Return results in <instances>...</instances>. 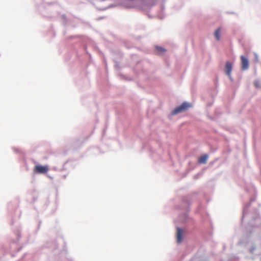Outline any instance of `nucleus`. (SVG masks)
<instances>
[{"instance_id": "f257e3e1", "label": "nucleus", "mask_w": 261, "mask_h": 261, "mask_svg": "<svg viewBox=\"0 0 261 261\" xmlns=\"http://www.w3.org/2000/svg\"><path fill=\"white\" fill-rule=\"evenodd\" d=\"M191 107V105L190 103L185 102L182 103L180 106L175 108L172 111V113L173 115H176L178 113L185 111Z\"/></svg>"}, {"instance_id": "f03ea898", "label": "nucleus", "mask_w": 261, "mask_h": 261, "mask_svg": "<svg viewBox=\"0 0 261 261\" xmlns=\"http://www.w3.org/2000/svg\"><path fill=\"white\" fill-rule=\"evenodd\" d=\"M48 170V168L47 166H36L35 168V171L38 173H45Z\"/></svg>"}, {"instance_id": "7ed1b4c3", "label": "nucleus", "mask_w": 261, "mask_h": 261, "mask_svg": "<svg viewBox=\"0 0 261 261\" xmlns=\"http://www.w3.org/2000/svg\"><path fill=\"white\" fill-rule=\"evenodd\" d=\"M242 68L243 70L247 69L249 67L248 60L243 56H241Z\"/></svg>"}, {"instance_id": "20e7f679", "label": "nucleus", "mask_w": 261, "mask_h": 261, "mask_svg": "<svg viewBox=\"0 0 261 261\" xmlns=\"http://www.w3.org/2000/svg\"><path fill=\"white\" fill-rule=\"evenodd\" d=\"M232 64L229 62L226 63L225 71L226 74L230 77L231 71L232 70Z\"/></svg>"}, {"instance_id": "39448f33", "label": "nucleus", "mask_w": 261, "mask_h": 261, "mask_svg": "<svg viewBox=\"0 0 261 261\" xmlns=\"http://www.w3.org/2000/svg\"><path fill=\"white\" fill-rule=\"evenodd\" d=\"M177 242L178 243H180L182 239V230L181 228L178 227L177 229Z\"/></svg>"}, {"instance_id": "423d86ee", "label": "nucleus", "mask_w": 261, "mask_h": 261, "mask_svg": "<svg viewBox=\"0 0 261 261\" xmlns=\"http://www.w3.org/2000/svg\"><path fill=\"white\" fill-rule=\"evenodd\" d=\"M208 159V156L206 154L201 156L198 162L200 164H205Z\"/></svg>"}, {"instance_id": "0eeeda50", "label": "nucleus", "mask_w": 261, "mask_h": 261, "mask_svg": "<svg viewBox=\"0 0 261 261\" xmlns=\"http://www.w3.org/2000/svg\"><path fill=\"white\" fill-rule=\"evenodd\" d=\"M220 29L218 28L215 32V37L217 40H219L220 39Z\"/></svg>"}, {"instance_id": "6e6552de", "label": "nucleus", "mask_w": 261, "mask_h": 261, "mask_svg": "<svg viewBox=\"0 0 261 261\" xmlns=\"http://www.w3.org/2000/svg\"><path fill=\"white\" fill-rule=\"evenodd\" d=\"M157 49L159 51H165V50L164 48H163L161 47H158Z\"/></svg>"}, {"instance_id": "1a4fd4ad", "label": "nucleus", "mask_w": 261, "mask_h": 261, "mask_svg": "<svg viewBox=\"0 0 261 261\" xmlns=\"http://www.w3.org/2000/svg\"><path fill=\"white\" fill-rule=\"evenodd\" d=\"M254 85H255V86L256 87H258V86H258V83H257V82H255V83H254Z\"/></svg>"}]
</instances>
